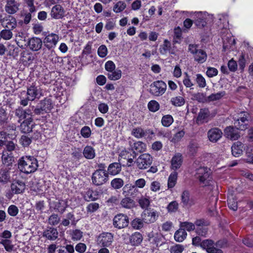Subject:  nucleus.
I'll use <instances>...</instances> for the list:
<instances>
[{"instance_id": "56", "label": "nucleus", "mask_w": 253, "mask_h": 253, "mask_svg": "<svg viewBox=\"0 0 253 253\" xmlns=\"http://www.w3.org/2000/svg\"><path fill=\"white\" fill-rule=\"evenodd\" d=\"M58 253H74V248L72 245H67L61 247L58 250Z\"/></svg>"}, {"instance_id": "21", "label": "nucleus", "mask_w": 253, "mask_h": 253, "mask_svg": "<svg viewBox=\"0 0 253 253\" xmlns=\"http://www.w3.org/2000/svg\"><path fill=\"white\" fill-rule=\"evenodd\" d=\"M32 112L30 109H23L22 107H18L15 110V115L19 118L18 122L27 119V118H31Z\"/></svg>"}, {"instance_id": "38", "label": "nucleus", "mask_w": 253, "mask_h": 253, "mask_svg": "<svg viewBox=\"0 0 253 253\" xmlns=\"http://www.w3.org/2000/svg\"><path fill=\"white\" fill-rule=\"evenodd\" d=\"M144 224L145 223L143 222V219L141 217L135 218L130 222L132 228L135 230L142 229L144 227Z\"/></svg>"}, {"instance_id": "2", "label": "nucleus", "mask_w": 253, "mask_h": 253, "mask_svg": "<svg viewBox=\"0 0 253 253\" xmlns=\"http://www.w3.org/2000/svg\"><path fill=\"white\" fill-rule=\"evenodd\" d=\"M40 92L37 86L31 85L27 88V91H23L20 97V104L24 106H27L29 101H33L36 98H39Z\"/></svg>"}, {"instance_id": "55", "label": "nucleus", "mask_w": 253, "mask_h": 253, "mask_svg": "<svg viewBox=\"0 0 253 253\" xmlns=\"http://www.w3.org/2000/svg\"><path fill=\"white\" fill-rule=\"evenodd\" d=\"M182 37V32L179 28H175L173 42L174 43H180Z\"/></svg>"}, {"instance_id": "30", "label": "nucleus", "mask_w": 253, "mask_h": 253, "mask_svg": "<svg viewBox=\"0 0 253 253\" xmlns=\"http://www.w3.org/2000/svg\"><path fill=\"white\" fill-rule=\"evenodd\" d=\"M122 170V166L120 163H113L110 164L107 169L108 175H115L120 172Z\"/></svg>"}, {"instance_id": "35", "label": "nucleus", "mask_w": 253, "mask_h": 253, "mask_svg": "<svg viewBox=\"0 0 253 253\" xmlns=\"http://www.w3.org/2000/svg\"><path fill=\"white\" fill-rule=\"evenodd\" d=\"M84 200L86 201H94L98 199V195L94 194L93 191L91 189H88L83 194Z\"/></svg>"}, {"instance_id": "64", "label": "nucleus", "mask_w": 253, "mask_h": 253, "mask_svg": "<svg viewBox=\"0 0 253 253\" xmlns=\"http://www.w3.org/2000/svg\"><path fill=\"white\" fill-rule=\"evenodd\" d=\"M32 142V139L26 135H22L20 139V143L23 147H28Z\"/></svg>"}, {"instance_id": "58", "label": "nucleus", "mask_w": 253, "mask_h": 253, "mask_svg": "<svg viewBox=\"0 0 253 253\" xmlns=\"http://www.w3.org/2000/svg\"><path fill=\"white\" fill-rule=\"evenodd\" d=\"M179 205L176 201H173L169 203L167 207L169 212H175L178 209Z\"/></svg>"}, {"instance_id": "54", "label": "nucleus", "mask_w": 253, "mask_h": 253, "mask_svg": "<svg viewBox=\"0 0 253 253\" xmlns=\"http://www.w3.org/2000/svg\"><path fill=\"white\" fill-rule=\"evenodd\" d=\"M126 7V4L125 2L119 1L114 5L113 11L116 13H119L124 10Z\"/></svg>"}, {"instance_id": "60", "label": "nucleus", "mask_w": 253, "mask_h": 253, "mask_svg": "<svg viewBox=\"0 0 253 253\" xmlns=\"http://www.w3.org/2000/svg\"><path fill=\"white\" fill-rule=\"evenodd\" d=\"M111 185L114 189H120L123 186L124 181L121 178H114L112 180Z\"/></svg>"}, {"instance_id": "31", "label": "nucleus", "mask_w": 253, "mask_h": 253, "mask_svg": "<svg viewBox=\"0 0 253 253\" xmlns=\"http://www.w3.org/2000/svg\"><path fill=\"white\" fill-rule=\"evenodd\" d=\"M9 168H2L0 169V182L4 184L9 181L10 178Z\"/></svg>"}, {"instance_id": "32", "label": "nucleus", "mask_w": 253, "mask_h": 253, "mask_svg": "<svg viewBox=\"0 0 253 253\" xmlns=\"http://www.w3.org/2000/svg\"><path fill=\"white\" fill-rule=\"evenodd\" d=\"M244 145L242 143L237 141L234 143L232 147L231 151L232 155L235 157H239L243 153Z\"/></svg>"}, {"instance_id": "59", "label": "nucleus", "mask_w": 253, "mask_h": 253, "mask_svg": "<svg viewBox=\"0 0 253 253\" xmlns=\"http://www.w3.org/2000/svg\"><path fill=\"white\" fill-rule=\"evenodd\" d=\"M138 202L140 207L143 209H148V207L149 206L150 203L149 198L144 197H142L139 199Z\"/></svg>"}, {"instance_id": "51", "label": "nucleus", "mask_w": 253, "mask_h": 253, "mask_svg": "<svg viewBox=\"0 0 253 253\" xmlns=\"http://www.w3.org/2000/svg\"><path fill=\"white\" fill-rule=\"evenodd\" d=\"M60 220V218L58 215L56 213H52L48 219V224L51 226L57 225Z\"/></svg>"}, {"instance_id": "10", "label": "nucleus", "mask_w": 253, "mask_h": 253, "mask_svg": "<svg viewBox=\"0 0 253 253\" xmlns=\"http://www.w3.org/2000/svg\"><path fill=\"white\" fill-rule=\"evenodd\" d=\"M109 175L107 172L94 171L91 175L92 184L96 186H101L108 182Z\"/></svg>"}, {"instance_id": "47", "label": "nucleus", "mask_w": 253, "mask_h": 253, "mask_svg": "<svg viewBox=\"0 0 253 253\" xmlns=\"http://www.w3.org/2000/svg\"><path fill=\"white\" fill-rule=\"evenodd\" d=\"M173 117L170 115H166L163 116L161 120V123L165 127L169 126L173 122Z\"/></svg>"}, {"instance_id": "63", "label": "nucleus", "mask_w": 253, "mask_h": 253, "mask_svg": "<svg viewBox=\"0 0 253 253\" xmlns=\"http://www.w3.org/2000/svg\"><path fill=\"white\" fill-rule=\"evenodd\" d=\"M170 42L167 40H165L164 44L160 48V51L161 54H165L168 50H169L170 48Z\"/></svg>"}, {"instance_id": "37", "label": "nucleus", "mask_w": 253, "mask_h": 253, "mask_svg": "<svg viewBox=\"0 0 253 253\" xmlns=\"http://www.w3.org/2000/svg\"><path fill=\"white\" fill-rule=\"evenodd\" d=\"M71 220V224L75 225V217L73 212H69L66 215V218L63 219L61 223V225L64 226H68L69 225Z\"/></svg>"}, {"instance_id": "19", "label": "nucleus", "mask_w": 253, "mask_h": 253, "mask_svg": "<svg viewBox=\"0 0 253 253\" xmlns=\"http://www.w3.org/2000/svg\"><path fill=\"white\" fill-rule=\"evenodd\" d=\"M1 24L5 29L12 30L16 27L17 22L15 18L10 15H8L3 17Z\"/></svg>"}, {"instance_id": "62", "label": "nucleus", "mask_w": 253, "mask_h": 253, "mask_svg": "<svg viewBox=\"0 0 253 253\" xmlns=\"http://www.w3.org/2000/svg\"><path fill=\"white\" fill-rule=\"evenodd\" d=\"M196 83L198 86L201 88H204L206 86V82L205 79L200 74L196 75Z\"/></svg>"}, {"instance_id": "25", "label": "nucleus", "mask_w": 253, "mask_h": 253, "mask_svg": "<svg viewBox=\"0 0 253 253\" xmlns=\"http://www.w3.org/2000/svg\"><path fill=\"white\" fill-rule=\"evenodd\" d=\"M123 194L134 198L139 194V191L135 186L127 184L123 188Z\"/></svg>"}, {"instance_id": "18", "label": "nucleus", "mask_w": 253, "mask_h": 253, "mask_svg": "<svg viewBox=\"0 0 253 253\" xmlns=\"http://www.w3.org/2000/svg\"><path fill=\"white\" fill-rule=\"evenodd\" d=\"M210 112L208 108H204L200 110L196 119L197 123L203 124L208 123L210 120Z\"/></svg>"}, {"instance_id": "26", "label": "nucleus", "mask_w": 253, "mask_h": 253, "mask_svg": "<svg viewBox=\"0 0 253 253\" xmlns=\"http://www.w3.org/2000/svg\"><path fill=\"white\" fill-rule=\"evenodd\" d=\"M33 126L32 119L27 118L21 123L20 129L23 133H29L32 131Z\"/></svg>"}, {"instance_id": "5", "label": "nucleus", "mask_w": 253, "mask_h": 253, "mask_svg": "<svg viewBox=\"0 0 253 253\" xmlns=\"http://www.w3.org/2000/svg\"><path fill=\"white\" fill-rule=\"evenodd\" d=\"M199 45L195 44H189L188 50L193 55L194 60L198 63L202 64L207 59V54L205 51L199 49Z\"/></svg>"}, {"instance_id": "4", "label": "nucleus", "mask_w": 253, "mask_h": 253, "mask_svg": "<svg viewBox=\"0 0 253 253\" xmlns=\"http://www.w3.org/2000/svg\"><path fill=\"white\" fill-rule=\"evenodd\" d=\"M211 169L207 167H200L196 169V176L203 186L211 185L212 177Z\"/></svg>"}, {"instance_id": "1", "label": "nucleus", "mask_w": 253, "mask_h": 253, "mask_svg": "<svg viewBox=\"0 0 253 253\" xmlns=\"http://www.w3.org/2000/svg\"><path fill=\"white\" fill-rule=\"evenodd\" d=\"M38 163L37 160L33 156H24L19 159L18 168L22 172L29 174L37 169Z\"/></svg>"}, {"instance_id": "39", "label": "nucleus", "mask_w": 253, "mask_h": 253, "mask_svg": "<svg viewBox=\"0 0 253 253\" xmlns=\"http://www.w3.org/2000/svg\"><path fill=\"white\" fill-rule=\"evenodd\" d=\"M178 173L174 171L170 173L168 178V188H172L176 183Z\"/></svg>"}, {"instance_id": "23", "label": "nucleus", "mask_w": 253, "mask_h": 253, "mask_svg": "<svg viewBox=\"0 0 253 253\" xmlns=\"http://www.w3.org/2000/svg\"><path fill=\"white\" fill-rule=\"evenodd\" d=\"M183 163L182 155L179 153H176L173 156L171 160V168L174 171L179 169Z\"/></svg>"}, {"instance_id": "46", "label": "nucleus", "mask_w": 253, "mask_h": 253, "mask_svg": "<svg viewBox=\"0 0 253 253\" xmlns=\"http://www.w3.org/2000/svg\"><path fill=\"white\" fill-rule=\"evenodd\" d=\"M107 76L110 80L116 81L120 79L122 76V71L120 70H114L108 73Z\"/></svg>"}, {"instance_id": "14", "label": "nucleus", "mask_w": 253, "mask_h": 253, "mask_svg": "<svg viewBox=\"0 0 253 253\" xmlns=\"http://www.w3.org/2000/svg\"><path fill=\"white\" fill-rule=\"evenodd\" d=\"M239 129L238 127L233 126H227L224 129V135L232 140H237L240 137Z\"/></svg>"}, {"instance_id": "36", "label": "nucleus", "mask_w": 253, "mask_h": 253, "mask_svg": "<svg viewBox=\"0 0 253 253\" xmlns=\"http://www.w3.org/2000/svg\"><path fill=\"white\" fill-rule=\"evenodd\" d=\"M39 104L42 107L45 111V112H48L53 107V102L50 98H45L43 100L40 101Z\"/></svg>"}, {"instance_id": "29", "label": "nucleus", "mask_w": 253, "mask_h": 253, "mask_svg": "<svg viewBox=\"0 0 253 253\" xmlns=\"http://www.w3.org/2000/svg\"><path fill=\"white\" fill-rule=\"evenodd\" d=\"M19 6V3L14 0H7L5 10L9 14H14L18 10Z\"/></svg>"}, {"instance_id": "53", "label": "nucleus", "mask_w": 253, "mask_h": 253, "mask_svg": "<svg viewBox=\"0 0 253 253\" xmlns=\"http://www.w3.org/2000/svg\"><path fill=\"white\" fill-rule=\"evenodd\" d=\"M35 59V56L31 53H24L22 56V60L26 64L30 65L32 63Z\"/></svg>"}, {"instance_id": "40", "label": "nucleus", "mask_w": 253, "mask_h": 253, "mask_svg": "<svg viewBox=\"0 0 253 253\" xmlns=\"http://www.w3.org/2000/svg\"><path fill=\"white\" fill-rule=\"evenodd\" d=\"M121 205L123 208L129 209L135 206V202L129 197H126L122 200Z\"/></svg>"}, {"instance_id": "41", "label": "nucleus", "mask_w": 253, "mask_h": 253, "mask_svg": "<svg viewBox=\"0 0 253 253\" xmlns=\"http://www.w3.org/2000/svg\"><path fill=\"white\" fill-rule=\"evenodd\" d=\"M193 99L197 101L199 103H209L208 96L207 97L204 93L197 92L193 95Z\"/></svg>"}, {"instance_id": "43", "label": "nucleus", "mask_w": 253, "mask_h": 253, "mask_svg": "<svg viewBox=\"0 0 253 253\" xmlns=\"http://www.w3.org/2000/svg\"><path fill=\"white\" fill-rule=\"evenodd\" d=\"M131 135L136 138H141L145 136V130L141 127H137L132 129Z\"/></svg>"}, {"instance_id": "27", "label": "nucleus", "mask_w": 253, "mask_h": 253, "mask_svg": "<svg viewBox=\"0 0 253 253\" xmlns=\"http://www.w3.org/2000/svg\"><path fill=\"white\" fill-rule=\"evenodd\" d=\"M68 206V202L66 200L59 199L54 203V209L61 214L65 211Z\"/></svg>"}, {"instance_id": "13", "label": "nucleus", "mask_w": 253, "mask_h": 253, "mask_svg": "<svg viewBox=\"0 0 253 253\" xmlns=\"http://www.w3.org/2000/svg\"><path fill=\"white\" fill-rule=\"evenodd\" d=\"M59 41V36L54 33L48 34L43 40L44 46L48 50L54 49Z\"/></svg>"}, {"instance_id": "3", "label": "nucleus", "mask_w": 253, "mask_h": 253, "mask_svg": "<svg viewBox=\"0 0 253 253\" xmlns=\"http://www.w3.org/2000/svg\"><path fill=\"white\" fill-rule=\"evenodd\" d=\"M253 122L251 114L248 112L242 111L239 114L238 118L235 120V126L240 130H244L248 128Z\"/></svg>"}, {"instance_id": "45", "label": "nucleus", "mask_w": 253, "mask_h": 253, "mask_svg": "<svg viewBox=\"0 0 253 253\" xmlns=\"http://www.w3.org/2000/svg\"><path fill=\"white\" fill-rule=\"evenodd\" d=\"M198 144L194 141H191L187 147V153L189 155L194 156L197 151Z\"/></svg>"}, {"instance_id": "15", "label": "nucleus", "mask_w": 253, "mask_h": 253, "mask_svg": "<svg viewBox=\"0 0 253 253\" xmlns=\"http://www.w3.org/2000/svg\"><path fill=\"white\" fill-rule=\"evenodd\" d=\"M207 135L211 142L215 143L222 137V132L219 128L213 127L209 130Z\"/></svg>"}, {"instance_id": "8", "label": "nucleus", "mask_w": 253, "mask_h": 253, "mask_svg": "<svg viewBox=\"0 0 253 253\" xmlns=\"http://www.w3.org/2000/svg\"><path fill=\"white\" fill-rule=\"evenodd\" d=\"M167 84L162 81H157L150 85L149 92L156 96L163 95L166 91Z\"/></svg>"}, {"instance_id": "61", "label": "nucleus", "mask_w": 253, "mask_h": 253, "mask_svg": "<svg viewBox=\"0 0 253 253\" xmlns=\"http://www.w3.org/2000/svg\"><path fill=\"white\" fill-rule=\"evenodd\" d=\"M91 134L90 127L88 126H84L81 129V134L84 138H89Z\"/></svg>"}, {"instance_id": "57", "label": "nucleus", "mask_w": 253, "mask_h": 253, "mask_svg": "<svg viewBox=\"0 0 253 253\" xmlns=\"http://www.w3.org/2000/svg\"><path fill=\"white\" fill-rule=\"evenodd\" d=\"M149 110L152 112H155L160 109V105L156 100H151L148 104Z\"/></svg>"}, {"instance_id": "22", "label": "nucleus", "mask_w": 253, "mask_h": 253, "mask_svg": "<svg viewBox=\"0 0 253 253\" xmlns=\"http://www.w3.org/2000/svg\"><path fill=\"white\" fill-rule=\"evenodd\" d=\"M142 240V235L138 232H136L129 236V241L126 244H130L133 246H137L141 243Z\"/></svg>"}, {"instance_id": "49", "label": "nucleus", "mask_w": 253, "mask_h": 253, "mask_svg": "<svg viewBox=\"0 0 253 253\" xmlns=\"http://www.w3.org/2000/svg\"><path fill=\"white\" fill-rule=\"evenodd\" d=\"M226 94L225 92L220 91L216 93H212L208 96L209 102L219 100Z\"/></svg>"}, {"instance_id": "42", "label": "nucleus", "mask_w": 253, "mask_h": 253, "mask_svg": "<svg viewBox=\"0 0 253 253\" xmlns=\"http://www.w3.org/2000/svg\"><path fill=\"white\" fill-rule=\"evenodd\" d=\"M186 236L187 233L185 230L184 229H181L175 232L174 238L176 242H181L186 238Z\"/></svg>"}, {"instance_id": "50", "label": "nucleus", "mask_w": 253, "mask_h": 253, "mask_svg": "<svg viewBox=\"0 0 253 253\" xmlns=\"http://www.w3.org/2000/svg\"><path fill=\"white\" fill-rule=\"evenodd\" d=\"M11 31L12 30L7 29L2 30L0 32L1 39H2L6 41L10 40L13 36V33Z\"/></svg>"}, {"instance_id": "9", "label": "nucleus", "mask_w": 253, "mask_h": 253, "mask_svg": "<svg viewBox=\"0 0 253 253\" xmlns=\"http://www.w3.org/2000/svg\"><path fill=\"white\" fill-rule=\"evenodd\" d=\"M153 157L148 153L140 155L135 161L137 167L141 170L148 168L152 164Z\"/></svg>"}, {"instance_id": "44", "label": "nucleus", "mask_w": 253, "mask_h": 253, "mask_svg": "<svg viewBox=\"0 0 253 253\" xmlns=\"http://www.w3.org/2000/svg\"><path fill=\"white\" fill-rule=\"evenodd\" d=\"M8 121V115L6 110L3 107H0V126L7 124Z\"/></svg>"}, {"instance_id": "34", "label": "nucleus", "mask_w": 253, "mask_h": 253, "mask_svg": "<svg viewBox=\"0 0 253 253\" xmlns=\"http://www.w3.org/2000/svg\"><path fill=\"white\" fill-rule=\"evenodd\" d=\"M83 153L86 159H93L96 156L94 149L89 145H87L84 148Z\"/></svg>"}, {"instance_id": "6", "label": "nucleus", "mask_w": 253, "mask_h": 253, "mask_svg": "<svg viewBox=\"0 0 253 253\" xmlns=\"http://www.w3.org/2000/svg\"><path fill=\"white\" fill-rule=\"evenodd\" d=\"M114 241V235L112 233L103 232L96 237V244L101 247H110Z\"/></svg>"}, {"instance_id": "16", "label": "nucleus", "mask_w": 253, "mask_h": 253, "mask_svg": "<svg viewBox=\"0 0 253 253\" xmlns=\"http://www.w3.org/2000/svg\"><path fill=\"white\" fill-rule=\"evenodd\" d=\"M28 46L33 51H38L41 49L43 44V41L41 39L37 37H33L29 39Z\"/></svg>"}, {"instance_id": "7", "label": "nucleus", "mask_w": 253, "mask_h": 253, "mask_svg": "<svg viewBox=\"0 0 253 253\" xmlns=\"http://www.w3.org/2000/svg\"><path fill=\"white\" fill-rule=\"evenodd\" d=\"M159 217V212L153 209H145L141 214V217L146 224L154 223Z\"/></svg>"}, {"instance_id": "20", "label": "nucleus", "mask_w": 253, "mask_h": 253, "mask_svg": "<svg viewBox=\"0 0 253 253\" xmlns=\"http://www.w3.org/2000/svg\"><path fill=\"white\" fill-rule=\"evenodd\" d=\"M64 13L65 11L62 6L60 4H56L51 8L50 15L54 19H59L64 17Z\"/></svg>"}, {"instance_id": "48", "label": "nucleus", "mask_w": 253, "mask_h": 253, "mask_svg": "<svg viewBox=\"0 0 253 253\" xmlns=\"http://www.w3.org/2000/svg\"><path fill=\"white\" fill-rule=\"evenodd\" d=\"M171 104L176 107L183 106L185 102V99L182 96H178L171 98Z\"/></svg>"}, {"instance_id": "28", "label": "nucleus", "mask_w": 253, "mask_h": 253, "mask_svg": "<svg viewBox=\"0 0 253 253\" xmlns=\"http://www.w3.org/2000/svg\"><path fill=\"white\" fill-rule=\"evenodd\" d=\"M132 152H134L136 156L139 153H143L146 150V144L141 141L134 142L133 145H130Z\"/></svg>"}, {"instance_id": "17", "label": "nucleus", "mask_w": 253, "mask_h": 253, "mask_svg": "<svg viewBox=\"0 0 253 253\" xmlns=\"http://www.w3.org/2000/svg\"><path fill=\"white\" fill-rule=\"evenodd\" d=\"M58 234L57 228L48 226L43 231L42 236L47 240L54 241L58 238Z\"/></svg>"}, {"instance_id": "11", "label": "nucleus", "mask_w": 253, "mask_h": 253, "mask_svg": "<svg viewBox=\"0 0 253 253\" xmlns=\"http://www.w3.org/2000/svg\"><path fill=\"white\" fill-rule=\"evenodd\" d=\"M129 223L128 217L124 214L120 213L113 218V224L114 227L121 229L127 227Z\"/></svg>"}, {"instance_id": "33", "label": "nucleus", "mask_w": 253, "mask_h": 253, "mask_svg": "<svg viewBox=\"0 0 253 253\" xmlns=\"http://www.w3.org/2000/svg\"><path fill=\"white\" fill-rule=\"evenodd\" d=\"M1 161L2 164L6 166V168H9L14 162V157L11 155V154L3 152L1 156Z\"/></svg>"}, {"instance_id": "52", "label": "nucleus", "mask_w": 253, "mask_h": 253, "mask_svg": "<svg viewBox=\"0 0 253 253\" xmlns=\"http://www.w3.org/2000/svg\"><path fill=\"white\" fill-rule=\"evenodd\" d=\"M213 244L214 242L212 240L206 239L202 241L200 244V247L207 252L209 251V249H211L213 246Z\"/></svg>"}, {"instance_id": "12", "label": "nucleus", "mask_w": 253, "mask_h": 253, "mask_svg": "<svg viewBox=\"0 0 253 253\" xmlns=\"http://www.w3.org/2000/svg\"><path fill=\"white\" fill-rule=\"evenodd\" d=\"M10 188L11 192L8 194L9 197H11L13 194L23 193L25 190L26 185L22 180H15L11 184Z\"/></svg>"}, {"instance_id": "24", "label": "nucleus", "mask_w": 253, "mask_h": 253, "mask_svg": "<svg viewBox=\"0 0 253 253\" xmlns=\"http://www.w3.org/2000/svg\"><path fill=\"white\" fill-rule=\"evenodd\" d=\"M183 207L189 208L194 204V201L190 198V193L187 190L184 191L181 196Z\"/></svg>"}]
</instances>
